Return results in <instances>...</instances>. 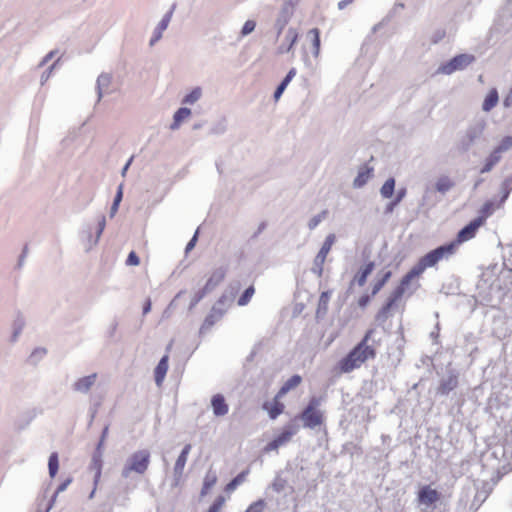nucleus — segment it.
I'll return each instance as SVG.
<instances>
[{
	"label": "nucleus",
	"instance_id": "nucleus-1",
	"mask_svg": "<svg viewBox=\"0 0 512 512\" xmlns=\"http://www.w3.org/2000/svg\"><path fill=\"white\" fill-rule=\"evenodd\" d=\"M374 329H369L363 339L339 362V368L343 373H349L359 368L369 359L376 357V349L373 344H369Z\"/></svg>",
	"mask_w": 512,
	"mask_h": 512
},
{
	"label": "nucleus",
	"instance_id": "nucleus-2",
	"mask_svg": "<svg viewBox=\"0 0 512 512\" xmlns=\"http://www.w3.org/2000/svg\"><path fill=\"white\" fill-rule=\"evenodd\" d=\"M151 454L147 449L137 450L133 452L125 461L121 470V476L125 479L129 478L132 473L143 475L150 464Z\"/></svg>",
	"mask_w": 512,
	"mask_h": 512
},
{
	"label": "nucleus",
	"instance_id": "nucleus-3",
	"mask_svg": "<svg viewBox=\"0 0 512 512\" xmlns=\"http://www.w3.org/2000/svg\"><path fill=\"white\" fill-rule=\"evenodd\" d=\"M454 254V244L446 243L426 253L416 265L423 273L427 268L434 267L442 259H449Z\"/></svg>",
	"mask_w": 512,
	"mask_h": 512
},
{
	"label": "nucleus",
	"instance_id": "nucleus-4",
	"mask_svg": "<svg viewBox=\"0 0 512 512\" xmlns=\"http://www.w3.org/2000/svg\"><path fill=\"white\" fill-rule=\"evenodd\" d=\"M476 60L475 56L468 53L458 54L450 60L442 63L438 69V74L451 75L456 71H461L467 68Z\"/></svg>",
	"mask_w": 512,
	"mask_h": 512
},
{
	"label": "nucleus",
	"instance_id": "nucleus-5",
	"mask_svg": "<svg viewBox=\"0 0 512 512\" xmlns=\"http://www.w3.org/2000/svg\"><path fill=\"white\" fill-rule=\"evenodd\" d=\"M484 224V218L483 216H479L474 218L472 221H470L467 225H465L463 228H461L457 235L455 240L449 242L448 244H454V251L456 252L457 247L466 242L471 240L475 237L478 229Z\"/></svg>",
	"mask_w": 512,
	"mask_h": 512
},
{
	"label": "nucleus",
	"instance_id": "nucleus-6",
	"mask_svg": "<svg viewBox=\"0 0 512 512\" xmlns=\"http://www.w3.org/2000/svg\"><path fill=\"white\" fill-rule=\"evenodd\" d=\"M297 3V0H284L281 4L274 23V28L278 36L283 32L285 26L291 20Z\"/></svg>",
	"mask_w": 512,
	"mask_h": 512
},
{
	"label": "nucleus",
	"instance_id": "nucleus-7",
	"mask_svg": "<svg viewBox=\"0 0 512 512\" xmlns=\"http://www.w3.org/2000/svg\"><path fill=\"white\" fill-rule=\"evenodd\" d=\"M485 124L483 122H477L473 125H470L465 135L459 141V150L462 152H467L470 148L481 139L484 132Z\"/></svg>",
	"mask_w": 512,
	"mask_h": 512
},
{
	"label": "nucleus",
	"instance_id": "nucleus-8",
	"mask_svg": "<svg viewBox=\"0 0 512 512\" xmlns=\"http://www.w3.org/2000/svg\"><path fill=\"white\" fill-rule=\"evenodd\" d=\"M474 488L476 493L471 502L470 509L478 510L490 495L493 487L492 484L487 481L477 480L474 481Z\"/></svg>",
	"mask_w": 512,
	"mask_h": 512
},
{
	"label": "nucleus",
	"instance_id": "nucleus-9",
	"mask_svg": "<svg viewBox=\"0 0 512 512\" xmlns=\"http://www.w3.org/2000/svg\"><path fill=\"white\" fill-rule=\"evenodd\" d=\"M296 423L298 420L303 422V427L308 429H315L323 423V413L321 411H312L310 409H303L302 412L294 417Z\"/></svg>",
	"mask_w": 512,
	"mask_h": 512
},
{
	"label": "nucleus",
	"instance_id": "nucleus-10",
	"mask_svg": "<svg viewBox=\"0 0 512 512\" xmlns=\"http://www.w3.org/2000/svg\"><path fill=\"white\" fill-rule=\"evenodd\" d=\"M440 498L441 494L436 489H432L430 485L422 486L417 493L418 503L426 507L434 506Z\"/></svg>",
	"mask_w": 512,
	"mask_h": 512
},
{
	"label": "nucleus",
	"instance_id": "nucleus-11",
	"mask_svg": "<svg viewBox=\"0 0 512 512\" xmlns=\"http://www.w3.org/2000/svg\"><path fill=\"white\" fill-rule=\"evenodd\" d=\"M458 385V375L449 370L447 375L440 380L439 386L437 388V394L446 396L451 391H453Z\"/></svg>",
	"mask_w": 512,
	"mask_h": 512
},
{
	"label": "nucleus",
	"instance_id": "nucleus-12",
	"mask_svg": "<svg viewBox=\"0 0 512 512\" xmlns=\"http://www.w3.org/2000/svg\"><path fill=\"white\" fill-rule=\"evenodd\" d=\"M191 449H192V445L186 444L183 447L180 455L176 459V462H175V465L173 468V476H174V480L176 481V483L182 478L183 471H184V468H185V465H186V462L188 459V455L191 452Z\"/></svg>",
	"mask_w": 512,
	"mask_h": 512
},
{
	"label": "nucleus",
	"instance_id": "nucleus-13",
	"mask_svg": "<svg viewBox=\"0 0 512 512\" xmlns=\"http://www.w3.org/2000/svg\"><path fill=\"white\" fill-rule=\"evenodd\" d=\"M401 298L400 289H394V291L387 298L386 303L382 306V308L378 311L376 315V320L379 322H385L388 318V314L391 308L395 305V303Z\"/></svg>",
	"mask_w": 512,
	"mask_h": 512
},
{
	"label": "nucleus",
	"instance_id": "nucleus-14",
	"mask_svg": "<svg viewBox=\"0 0 512 512\" xmlns=\"http://www.w3.org/2000/svg\"><path fill=\"white\" fill-rule=\"evenodd\" d=\"M98 378L97 373H92L90 375L78 378L72 385V389L75 392L81 393V394H87L91 388L96 383V380Z\"/></svg>",
	"mask_w": 512,
	"mask_h": 512
},
{
	"label": "nucleus",
	"instance_id": "nucleus-15",
	"mask_svg": "<svg viewBox=\"0 0 512 512\" xmlns=\"http://www.w3.org/2000/svg\"><path fill=\"white\" fill-rule=\"evenodd\" d=\"M300 426L296 423V419H292L289 423H287L282 432L275 437L278 443L282 446L285 443L289 442L291 438L298 433Z\"/></svg>",
	"mask_w": 512,
	"mask_h": 512
},
{
	"label": "nucleus",
	"instance_id": "nucleus-16",
	"mask_svg": "<svg viewBox=\"0 0 512 512\" xmlns=\"http://www.w3.org/2000/svg\"><path fill=\"white\" fill-rule=\"evenodd\" d=\"M211 407L216 417L225 416L229 411V406L222 394H215L211 398Z\"/></svg>",
	"mask_w": 512,
	"mask_h": 512
},
{
	"label": "nucleus",
	"instance_id": "nucleus-17",
	"mask_svg": "<svg viewBox=\"0 0 512 512\" xmlns=\"http://www.w3.org/2000/svg\"><path fill=\"white\" fill-rule=\"evenodd\" d=\"M112 83V75L109 73H101L96 80L97 103H99L107 89Z\"/></svg>",
	"mask_w": 512,
	"mask_h": 512
},
{
	"label": "nucleus",
	"instance_id": "nucleus-18",
	"mask_svg": "<svg viewBox=\"0 0 512 512\" xmlns=\"http://www.w3.org/2000/svg\"><path fill=\"white\" fill-rule=\"evenodd\" d=\"M226 272L227 270L225 267L216 268L208 278L204 286L205 290L208 292L213 291L224 280Z\"/></svg>",
	"mask_w": 512,
	"mask_h": 512
},
{
	"label": "nucleus",
	"instance_id": "nucleus-19",
	"mask_svg": "<svg viewBox=\"0 0 512 512\" xmlns=\"http://www.w3.org/2000/svg\"><path fill=\"white\" fill-rule=\"evenodd\" d=\"M373 168L368 166H362L355 179L353 180L354 188H362L367 184L369 179L372 177Z\"/></svg>",
	"mask_w": 512,
	"mask_h": 512
},
{
	"label": "nucleus",
	"instance_id": "nucleus-20",
	"mask_svg": "<svg viewBox=\"0 0 512 512\" xmlns=\"http://www.w3.org/2000/svg\"><path fill=\"white\" fill-rule=\"evenodd\" d=\"M422 271L415 264L401 279L400 284L395 289H400L401 297L405 293L406 287L410 284V282L420 276Z\"/></svg>",
	"mask_w": 512,
	"mask_h": 512
},
{
	"label": "nucleus",
	"instance_id": "nucleus-21",
	"mask_svg": "<svg viewBox=\"0 0 512 512\" xmlns=\"http://www.w3.org/2000/svg\"><path fill=\"white\" fill-rule=\"evenodd\" d=\"M168 355H164L160 361L158 362L155 370H154V379L156 385L160 386L164 381L168 370Z\"/></svg>",
	"mask_w": 512,
	"mask_h": 512
},
{
	"label": "nucleus",
	"instance_id": "nucleus-22",
	"mask_svg": "<svg viewBox=\"0 0 512 512\" xmlns=\"http://www.w3.org/2000/svg\"><path fill=\"white\" fill-rule=\"evenodd\" d=\"M191 115V109L187 107H180L173 115V122L170 129L175 131L179 129L181 123Z\"/></svg>",
	"mask_w": 512,
	"mask_h": 512
},
{
	"label": "nucleus",
	"instance_id": "nucleus-23",
	"mask_svg": "<svg viewBox=\"0 0 512 512\" xmlns=\"http://www.w3.org/2000/svg\"><path fill=\"white\" fill-rule=\"evenodd\" d=\"M455 186V182L447 175L440 176L435 183V190L442 195L446 194Z\"/></svg>",
	"mask_w": 512,
	"mask_h": 512
},
{
	"label": "nucleus",
	"instance_id": "nucleus-24",
	"mask_svg": "<svg viewBox=\"0 0 512 512\" xmlns=\"http://www.w3.org/2000/svg\"><path fill=\"white\" fill-rule=\"evenodd\" d=\"M302 382V377L298 374L291 376L280 388L277 393V397H282L287 394L290 390L296 388Z\"/></svg>",
	"mask_w": 512,
	"mask_h": 512
},
{
	"label": "nucleus",
	"instance_id": "nucleus-25",
	"mask_svg": "<svg viewBox=\"0 0 512 512\" xmlns=\"http://www.w3.org/2000/svg\"><path fill=\"white\" fill-rule=\"evenodd\" d=\"M222 317V312L217 311L215 307L212 308V312L206 316L204 319V322L200 328V332L204 333L210 328Z\"/></svg>",
	"mask_w": 512,
	"mask_h": 512
},
{
	"label": "nucleus",
	"instance_id": "nucleus-26",
	"mask_svg": "<svg viewBox=\"0 0 512 512\" xmlns=\"http://www.w3.org/2000/svg\"><path fill=\"white\" fill-rule=\"evenodd\" d=\"M498 100L499 96L497 90L491 89L483 101L482 110L485 112H489L497 105Z\"/></svg>",
	"mask_w": 512,
	"mask_h": 512
},
{
	"label": "nucleus",
	"instance_id": "nucleus-27",
	"mask_svg": "<svg viewBox=\"0 0 512 512\" xmlns=\"http://www.w3.org/2000/svg\"><path fill=\"white\" fill-rule=\"evenodd\" d=\"M374 267V262L370 261L360 269V271L355 276V281L359 286H363L366 283L367 278L372 273Z\"/></svg>",
	"mask_w": 512,
	"mask_h": 512
},
{
	"label": "nucleus",
	"instance_id": "nucleus-28",
	"mask_svg": "<svg viewBox=\"0 0 512 512\" xmlns=\"http://www.w3.org/2000/svg\"><path fill=\"white\" fill-rule=\"evenodd\" d=\"M406 194L407 189L405 187L398 189L395 198L386 205L384 213H392L395 207H397L400 204V202L405 198Z\"/></svg>",
	"mask_w": 512,
	"mask_h": 512
},
{
	"label": "nucleus",
	"instance_id": "nucleus-29",
	"mask_svg": "<svg viewBox=\"0 0 512 512\" xmlns=\"http://www.w3.org/2000/svg\"><path fill=\"white\" fill-rule=\"evenodd\" d=\"M500 160L501 156H499L497 152L492 151L490 155L485 159V163L480 169V173L484 174L490 172L494 166L499 163Z\"/></svg>",
	"mask_w": 512,
	"mask_h": 512
},
{
	"label": "nucleus",
	"instance_id": "nucleus-30",
	"mask_svg": "<svg viewBox=\"0 0 512 512\" xmlns=\"http://www.w3.org/2000/svg\"><path fill=\"white\" fill-rule=\"evenodd\" d=\"M395 184L396 181L394 177L388 178L380 188L381 196L385 199L391 198L395 191Z\"/></svg>",
	"mask_w": 512,
	"mask_h": 512
},
{
	"label": "nucleus",
	"instance_id": "nucleus-31",
	"mask_svg": "<svg viewBox=\"0 0 512 512\" xmlns=\"http://www.w3.org/2000/svg\"><path fill=\"white\" fill-rule=\"evenodd\" d=\"M202 97V88L197 86L194 87L188 94H186L181 103L187 105L195 104Z\"/></svg>",
	"mask_w": 512,
	"mask_h": 512
},
{
	"label": "nucleus",
	"instance_id": "nucleus-32",
	"mask_svg": "<svg viewBox=\"0 0 512 512\" xmlns=\"http://www.w3.org/2000/svg\"><path fill=\"white\" fill-rule=\"evenodd\" d=\"M217 482V475L215 472H212L209 470L204 478L203 486L201 489V495L204 496L208 493V491L216 484Z\"/></svg>",
	"mask_w": 512,
	"mask_h": 512
},
{
	"label": "nucleus",
	"instance_id": "nucleus-33",
	"mask_svg": "<svg viewBox=\"0 0 512 512\" xmlns=\"http://www.w3.org/2000/svg\"><path fill=\"white\" fill-rule=\"evenodd\" d=\"M512 191V177H507L503 180L500 186L501 198L499 201V205L501 206L509 197Z\"/></svg>",
	"mask_w": 512,
	"mask_h": 512
},
{
	"label": "nucleus",
	"instance_id": "nucleus-34",
	"mask_svg": "<svg viewBox=\"0 0 512 512\" xmlns=\"http://www.w3.org/2000/svg\"><path fill=\"white\" fill-rule=\"evenodd\" d=\"M297 38H298V33L296 32V30L294 28H289L287 31L286 37H285V39L289 42V45H287L286 47L284 45H281L279 47V52L280 53L289 52L292 49V47L294 46V44L296 43Z\"/></svg>",
	"mask_w": 512,
	"mask_h": 512
},
{
	"label": "nucleus",
	"instance_id": "nucleus-35",
	"mask_svg": "<svg viewBox=\"0 0 512 512\" xmlns=\"http://www.w3.org/2000/svg\"><path fill=\"white\" fill-rule=\"evenodd\" d=\"M249 469H245L240 472L237 476H235L227 485L226 491H234L239 485H241L245 480L247 475L249 474Z\"/></svg>",
	"mask_w": 512,
	"mask_h": 512
},
{
	"label": "nucleus",
	"instance_id": "nucleus-36",
	"mask_svg": "<svg viewBox=\"0 0 512 512\" xmlns=\"http://www.w3.org/2000/svg\"><path fill=\"white\" fill-rule=\"evenodd\" d=\"M335 241H336L335 234H333V233L328 234L317 254L320 255L321 257L327 258V255L330 252Z\"/></svg>",
	"mask_w": 512,
	"mask_h": 512
},
{
	"label": "nucleus",
	"instance_id": "nucleus-37",
	"mask_svg": "<svg viewBox=\"0 0 512 512\" xmlns=\"http://www.w3.org/2000/svg\"><path fill=\"white\" fill-rule=\"evenodd\" d=\"M105 227H106V218H105V216L102 215L99 218V220H98L97 230H96V237H95V239L93 241L91 240L90 232L88 233V240L90 242V246H89L88 249H90L91 247L95 246L98 243V241H99V239H100V237H101Z\"/></svg>",
	"mask_w": 512,
	"mask_h": 512
},
{
	"label": "nucleus",
	"instance_id": "nucleus-38",
	"mask_svg": "<svg viewBox=\"0 0 512 512\" xmlns=\"http://www.w3.org/2000/svg\"><path fill=\"white\" fill-rule=\"evenodd\" d=\"M287 487L288 481L283 478L280 473L275 476L273 482L270 485V488L276 493L283 492Z\"/></svg>",
	"mask_w": 512,
	"mask_h": 512
},
{
	"label": "nucleus",
	"instance_id": "nucleus-39",
	"mask_svg": "<svg viewBox=\"0 0 512 512\" xmlns=\"http://www.w3.org/2000/svg\"><path fill=\"white\" fill-rule=\"evenodd\" d=\"M59 469V458L58 453L53 452L50 454L48 459V472L51 478H54Z\"/></svg>",
	"mask_w": 512,
	"mask_h": 512
},
{
	"label": "nucleus",
	"instance_id": "nucleus-40",
	"mask_svg": "<svg viewBox=\"0 0 512 512\" xmlns=\"http://www.w3.org/2000/svg\"><path fill=\"white\" fill-rule=\"evenodd\" d=\"M25 326V319L21 314H18L13 321V333H12V341H16L18 336L21 334L23 328Z\"/></svg>",
	"mask_w": 512,
	"mask_h": 512
},
{
	"label": "nucleus",
	"instance_id": "nucleus-41",
	"mask_svg": "<svg viewBox=\"0 0 512 512\" xmlns=\"http://www.w3.org/2000/svg\"><path fill=\"white\" fill-rule=\"evenodd\" d=\"M308 36L311 37L312 46H313V54L314 56L319 55L320 51V31L317 28H313L308 32Z\"/></svg>",
	"mask_w": 512,
	"mask_h": 512
},
{
	"label": "nucleus",
	"instance_id": "nucleus-42",
	"mask_svg": "<svg viewBox=\"0 0 512 512\" xmlns=\"http://www.w3.org/2000/svg\"><path fill=\"white\" fill-rule=\"evenodd\" d=\"M92 463L94 467L96 468V474H95V482L99 479L101 475V467H102V449L98 451V446L96 447L95 452L92 456Z\"/></svg>",
	"mask_w": 512,
	"mask_h": 512
},
{
	"label": "nucleus",
	"instance_id": "nucleus-43",
	"mask_svg": "<svg viewBox=\"0 0 512 512\" xmlns=\"http://www.w3.org/2000/svg\"><path fill=\"white\" fill-rule=\"evenodd\" d=\"M512 148V136H505L500 143L493 149L499 156L502 153L509 151Z\"/></svg>",
	"mask_w": 512,
	"mask_h": 512
},
{
	"label": "nucleus",
	"instance_id": "nucleus-44",
	"mask_svg": "<svg viewBox=\"0 0 512 512\" xmlns=\"http://www.w3.org/2000/svg\"><path fill=\"white\" fill-rule=\"evenodd\" d=\"M391 275H392L391 271H386L383 273V275L379 279H377V281L374 283V285L372 287V292H371L372 296H375L383 288V286L390 279Z\"/></svg>",
	"mask_w": 512,
	"mask_h": 512
},
{
	"label": "nucleus",
	"instance_id": "nucleus-45",
	"mask_svg": "<svg viewBox=\"0 0 512 512\" xmlns=\"http://www.w3.org/2000/svg\"><path fill=\"white\" fill-rule=\"evenodd\" d=\"M226 130H227V123H226V120L223 118V119H220L217 122L212 124V126L210 127V130H209V134L219 136V135L224 134L226 132Z\"/></svg>",
	"mask_w": 512,
	"mask_h": 512
},
{
	"label": "nucleus",
	"instance_id": "nucleus-46",
	"mask_svg": "<svg viewBox=\"0 0 512 512\" xmlns=\"http://www.w3.org/2000/svg\"><path fill=\"white\" fill-rule=\"evenodd\" d=\"M254 293H255V288H254L253 285H250L240 295V297L238 298L237 304L239 306L247 305L250 302V300H251L252 296L254 295Z\"/></svg>",
	"mask_w": 512,
	"mask_h": 512
},
{
	"label": "nucleus",
	"instance_id": "nucleus-47",
	"mask_svg": "<svg viewBox=\"0 0 512 512\" xmlns=\"http://www.w3.org/2000/svg\"><path fill=\"white\" fill-rule=\"evenodd\" d=\"M325 261V257H321L320 255L317 254L313 260V266L311 268L312 273L317 275L318 277H321L323 274V266Z\"/></svg>",
	"mask_w": 512,
	"mask_h": 512
},
{
	"label": "nucleus",
	"instance_id": "nucleus-48",
	"mask_svg": "<svg viewBox=\"0 0 512 512\" xmlns=\"http://www.w3.org/2000/svg\"><path fill=\"white\" fill-rule=\"evenodd\" d=\"M72 482V479L71 478H67L66 480H64L56 489V491L54 492L52 498L50 499L49 501V504H48V507L46 509L45 512H49V510L53 507V504L57 498V495L63 491H65L67 489V487L70 485V483Z\"/></svg>",
	"mask_w": 512,
	"mask_h": 512
},
{
	"label": "nucleus",
	"instance_id": "nucleus-49",
	"mask_svg": "<svg viewBox=\"0 0 512 512\" xmlns=\"http://www.w3.org/2000/svg\"><path fill=\"white\" fill-rule=\"evenodd\" d=\"M167 29L166 26H164V24H160L158 23V25L156 26V28L154 29L153 31V34H152V37L149 41V46L150 47H153L158 41L161 40L162 36H163V32Z\"/></svg>",
	"mask_w": 512,
	"mask_h": 512
},
{
	"label": "nucleus",
	"instance_id": "nucleus-50",
	"mask_svg": "<svg viewBox=\"0 0 512 512\" xmlns=\"http://www.w3.org/2000/svg\"><path fill=\"white\" fill-rule=\"evenodd\" d=\"M328 215L327 210L321 211L319 214L313 216L308 222V228L314 230Z\"/></svg>",
	"mask_w": 512,
	"mask_h": 512
},
{
	"label": "nucleus",
	"instance_id": "nucleus-51",
	"mask_svg": "<svg viewBox=\"0 0 512 512\" xmlns=\"http://www.w3.org/2000/svg\"><path fill=\"white\" fill-rule=\"evenodd\" d=\"M209 292L205 288H201L196 291L191 299L188 310L191 311L193 308L208 294Z\"/></svg>",
	"mask_w": 512,
	"mask_h": 512
},
{
	"label": "nucleus",
	"instance_id": "nucleus-52",
	"mask_svg": "<svg viewBox=\"0 0 512 512\" xmlns=\"http://www.w3.org/2000/svg\"><path fill=\"white\" fill-rule=\"evenodd\" d=\"M284 407L285 406L283 403L275 401L269 409V417L271 419H276L280 414L283 413Z\"/></svg>",
	"mask_w": 512,
	"mask_h": 512
},
{
	"label": "nucleus",
	"instance_id": "nucleus-53",
	"mask_svg": "<svg viewBox=\"0 0 512 512\" xmlns=\"http://www.w3.org/2000/svg\"><path fill=\"white\" fill-rule=\"evenodd\" d=\"M405 5L401 2L396 3L393 8L388 12V14L384 17V21H391L397 14H399Z\"/></svg>",
	"mask_w": 512,
	"mask_h": 512
},
{
	"label": "nucleus",
	"instance_id": "nucleus-54",
	"mask_svg": "<svg viewBox=\"0 0 512 512\" xmlns=\"http://www.w3.org/2000/svg\"><path fill=\"white\" fill-rule=\"evenodd\" d=\"M256 22L254 20H247L240 31V36L245 37L255 30Z\"/></svg>",
	"mask_w": 512,
	"mask_h": 512
},
{
	"label": "nucleus",
	"instance_id": "nucleus-55",
	"mask_svg": "<svg viewBox=\"0 0 512 512\" xmlns=\"http://www.w3.org/2000/svg\"><path fill=\"white\" fill-rule=\"evenodd\" d=\"M266 503L263 499H259L248 506L245 512H263Z\"/></svg>",
	"mask_w": 512,
	"mask_h": 512
},
{
	"label": "nucleus",
	"instance_id": "nucleus-56",
	"mask_svg": "<svg viewBox=\"0 0 512 512\" xmlns=\"http://www.w3.org/2000/svg\"><path fill=\"white\" fill-rule=\"evenodd\" d=\"M494 210H495L494 202L489 200V201H486L482 205L480 212L484 216L483 218L485 219L486 217H489L490 215H492Z\"/></svg>",
	"mask_w": 512,
	"mask_h": 512
},
{
	"label": "nucleus",
	"instance_id": "nucleus-57",
	"mask_svg": "<svg viewBox=\"0 0 512 512\" xmlns=\"http://www.w3.org/2000/svg\"><path fill=\"white\" fill-rule=\"evenodd\" d=\"M288 85H289V82H287L286 80L282 79V81L276 87V89L274 91V94H273V98H274L275 101H278L280 99V97L282 96V94L284 93V91H285V89L287 88Z\"/></svg>",
	"mask_w": 512,
	"mask_h": 512
},
{
	"label": "nucleus",
	"instance_id": "nucleus-58",
	"mask_svg": "<svg viewBox=\"0 0 512 512\" xmlns=\"http://www.w3.org/2000/svg\"><path fill=\"white\" fill-rule=\"evenodd\" d=\"M225 502V499L223 496H218L215 501L213 502V504L209 507V509L207 510V512H219L220 509L222 508L223 504Z\"/></svg>",
	"mask_w": 512,
	"mask_h": 512
},
{
	"label": "nucleus",
	"instance_id": "nucleus-59",
	"mask_svg": "<svg viewBox=\"0 0 512 512\" xmlns=\"http://www.w3.org/2000/svg\"><path fill=\"white\" fill-rule=\"evenodd\" d=\"M185 293V290H181L179 291L176 296L172 299V301L170 302V304L168 305V307L165 309L164 313H163V317H169L170 315V310L172 308H174L176 306V302L177 300Z\"/></svg>",
	"mask_w": 512,
	"mask_h": 512
},
{
	"label": "nucleus",
	"instance_id": "nucleus-60",
	"mask_svg": "<svg viewBox=\"0 0 512 512\" xmlns=\"http://www.w3.org/2000/svg\"><path fill=\"white\" fill-rule=\"evenodd\" d=\"M320 404H321V399L316 397V396H313V397L310 398L307 406L304 409H310L312 411H320L318 409Z\"/></svg>",
	"mask_w": 512,
	"mask_h": 512
},
{
	"label": "nucleus",
	"instance_id": "nucleus-61",
	"mask_svg": "<svg viewBox=\"0 0 512 512\" xmlns=\"http://www.w3.org/2000/svg\"><path fill=\"white\" fill-rule=\"evenodd\" d=\"M59 62V59L56 60L48 69H46L42 75H41V78H40V83L41 85H44L45 82L49 79L53 69L56 67V65L58 64Z\"/></svg>",
	"mask_w": 512,
	"mask_h": 512
},
{
	"label": "nucleus",
	"instance_id": "nucleus-62",
	"mask_svg": "<svg viewBox=\"0 0 512 512\" xmlns=\"http://www.w3.org/2000/svg\"><path fill=\"white\" fill-rule=\"evenodd\" d=\"M45 354H46V349L45 348H36L31 353L30 360L36 362V361L42 359Z\"/></svg>",
	"mask_w": 512,
	"mask_h": 512
},
{
	"label": "nucleus",
	"instance_id": "nucleus-63",
	"mask_svg": "<svg viewBox=\"0 0 512 512\" xmlns=\"http://www.w3.org/2000/svg\"><path fill=\"white\" fill-rule=\"evenodd\" d=\"M139 263H140V259H139L138 255L134 251H131L128 254V257L126 259V264L129 266H136Z\"/></svg>",
	"mask_w": 512,
	"mask_h": 512
},
{
	"label": "nucleus",
	"instance_id": "nucleus-64",
	"mask_svg": "<svg viewBox=\"0 0 512 512\" xmlns=\"http://www.w3.org/2000/svg\"><path fill=\"white\" fill-rule=\"evenodd\" d=\"M503 450L504 455L509 456L512 459V434L506 439Z\"/></svg>",
	"mask_w": 512,
	"mask_h": 512
}]
</instances>
